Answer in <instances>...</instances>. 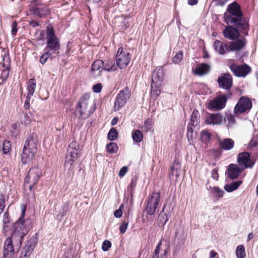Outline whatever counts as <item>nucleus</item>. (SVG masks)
I'll use <instances>...</instances> for the list:
<instances>
[{
	"label": "nucleus",
	"mask_w": 258,
	"mask_h": 258,
	"mask_svg": "<svg viewBox=\"0 0 258 258\" xmlns=\"http://www.w3.org/2000/svg\"><path fill=\"white\" fill-rule=\"evenodd\" d=\"M21 209V216L14 224L11 237L7 238L4 242L3 258L13 257L14 253L20 248L23 237L29 231L24 221L26 207L22 205Z\"/></svg>",
	"instance_id": "obj_1"
},
{
	"label": "nucleus",
	"mask_w": 258,
	"mask_h": 258,
	"mask_svg": "<svg viewBox=\"0 0 258 258\" xmlns=\"http://www.w3.org/2000/svg\"><path fill=\"white\" fill-rule=\"evenodd\" d=\"M227 11L229 14H225V22L228 24H233L238 28L245 29L247 24L245 20L242 19V13L239 6L236 3L229 5Z\"/></svg>",
	"instance_id": "obj_2"
},
{
	"label": "nucleus",
	"mask_w": 258,
	"mask_h": 258,
	"mask_svg": "<svg viewBox=\"0 0 258 258\" xmlns=\"http://www.w3.org/2000/svg\"><path fill=\"white\" fill-rule=\"evenodd\" d=\"M38 138L36 134H32L27 137L22 154V161L27 164L31 161L37 152Z\"/></svg>",
	"instance_id": "obj_3"
},
{
	"label": "nucleus",
	"mask_w": 258,
	"mask_h": 258,
	"mask_svg": "<svg viewBox=\"0 0 258 258\" xmlns=\"http://www.w3.org/2000/svg\"><path fill=\"white\" fill-rule=\"evenodd\" d=\"M81 154L79 143L76 141H73L67 149L66 161L64 164V168L69 171L73 170L75 163L77 161Z\"/></svg>",
	"instance_id": "obj_4"
},
{
	"label": "nucleus",
	"mask_w": 258,
	"mask_h": 258,
	"mask_svg": "<svg viewBox=\"0 0 258 258\" xmlns=\"http://www.w3.org/2000/svg\"><path fill=\"white\" fill-rule=\"evenodd\" d=\"M92 103L90 96L85 94L81 97L76 107V112L83 118H87L92 113Z\"/></svg>",
	"instance_id": "obj_5"
},
{
	"label": "nucleus",
	"mask_w": 258,
	"mask_h": 258,
	"mask_svg": "<svg viewBox=\"0 0 258 258\" xmlns=\"http://www.w3.org/2000/svg\"><path fill=\"white\" fill-rule=\"evenodd\" d=\"M42 176V171L39 167H36L31 168L26 177L24 182V186L26 187L27 184L31 183L29 186V190L34 194V185L36 184Z\"/></svg>",
	"instance_id": "obj_6"
},
{
	"label": "nucleus",
	"mask_w": 258,
	"mask_h": 258,
	"mask_svg": "<svg viewBox=\"0 0 258 258\" xmlns=\"http://www.w3.org/2000/svg\"><path fill=\"white\" fill-rule=\"evenodd\" d=\"M160 201L159 192H153L150 196L146 202L145 211L149 215H153L156 212Z\"/></svg>",
	"instance_id": "obj_7"
},
{
	"label": "nucleus",
	"mask_w": 258,
	"mask_h": 258,
	"mask_svg": "<svg viewBox=\"0 0 258 258\" xmlns=\"http://www.w3.org/2000/svg\"><path fill=\"white\" fill-rule=\"evenodd\" d=\"M115 58L117 66L120 69H122L128 64L131 60V55L128 51L120 47L118 49Z\"/></svg>",
	"instance_id": "obj_8"
},
{
	"label": "nucleus",
	"mask_w": 258,
	"mask_h": 258,
	"mask_svg": "<svg viewBox=\"0 0 258 258\" xmlns=\"http://www.w3.org/2000/svg\"><path fill=\"white\" fill-rule=\"evenodd\" d=\"M130 92L127 88H124L118 94L114 105V110H119L126 104L127 99L130 97Z\"/></svg>",
	"instance_id": "obj_9"
},
{
	"label": "nucleus",
	"mask_w": 258,
	"mask_h": 258,
	"mask_svg": "<svg viewBox=\"0 0 258 258\" xmlns=\"http://www.w3.org/2000/svg\"><path fill=\"white\" fill-rule=\"evenodd\" d=\"M252 107L251 100L246 97L242 96L235 106L234 112L236 114L242 113L249 111Z\"/></svg>",
	"instance_id": "obj_10"
},
{
	"label": "nucleus",
	"mask_w": 258,
	"mask_h": 258,
	"mask_svg": "<svg viewBox=\"0 0 258 258\" xmlns=\"http://www.w3.org/2000/svg\"><path fill=\"white\" fill-rule=\"evenodd\" d=\"M237 161L239 166L243 170L247 168L252 167L254 164L248 152H242L237 155Z\"/></svg>",
	"instance_id": "obj_11"
},
{
	"label": "nucleus",
	"mask_w": 258,
	"mask_h": 258,
	"mask_svg": "<svg viewBox=\"0 0 258 258\" xmlns=\"http://www.w3.org/2000/svg\"><path fill=\"white\" fill-rule=\"evenodd\" d=\"M230 69L236 76L239 77H245L251 71L250 68L247 64L239 66L232 64L230 66Z\"/></svg>",
	"instance_id": "obj_12"
},
{
	"label": "nucleus",
	"mask_w": 258,
	"mask_h": 258,
	"mask_svg": "<svg viewBox=\"0 0 258 258\" xmlns=\"http://www.w3.org/2000/svg\"><path fill=\"white\" fill-rule=\"evenodd\" d=\"M226 100L225 95L218 96L210 101L209 107L210 109L220 110L225 107Z\"/></svg>",
	"instance_id": "obj_13"
},
{
	"label": "nucleus",
	"mask_w": 258,
	"mask_h": 258,
	"mask_svg": "<svg viewBox=\"0 0 258 258\" xmlns=\"http://www.w3.org/2000/svg\"><path fill=\"white\" fill-rule=\"evenodd\" d=\"M244 170L240 167L235 164H230L228 166L227 175L232 179H236Z\"/></svg>",
	"instance_id": "obj_14"
},
{
	"label": "nucleus",
	"mask_w": 258,
	"mask_h": 258,
	"mask_svg": "<svg viewBox=\"0 0 258 258\" xmlns=\"http://www.w3.org/2000/svg\"><path fill=\"white\" fill-rule=\"evenodd\" d=\"M49 48L52 53H58V50L60 49V44L59 40L57 37H53L47 39V46L44 49V50H46Z\"/></svg>",
	"instance_id": "obj_15"
},
{
	"label": "nucleus",
	"mask_w": 258,
	"mask_h": 258,
	"mask_svg": "<svg viewBox=\"0 0 258 258\" xmlns=\"http://www.w3.org/2000/svg\"><path fill=\"white\" fill-rule=\"evenodd\" d=\"M218 82L220 87L225 89H229L232 84V77L229 74H225L218 78Z\"/></svg>",
	"instance_id": "obj_16"
},
{
	"label": "nucleus",
	"mask_w": 258,
	"mask_h": 258,
	"mask_svg": "<svg viewBox=\"0 0 258 258\" xmlns=\"http://www.w3.org/2000/svg\"><path fill=\"white\" fill-rule=\"evenodd\" d=\"M222 121L223 116L220 113L210 114L205 120L206 123L212 125H219Z\"/></svg>",
	"instance_id": "obj_17"
},
{
	"label": "nucleus",
	"mask_w": 258,
	"mask_h": 258,
	"mask_svg": "<svg viewBox=\"0 0 258 258\" xmlns=\"http://www.w3.org/2000/svg\"><path fill=\"white\" fill-rule=\"evenodd\" d=\"M211 67L209 64L202 63L197 66L193 71V73L196 75L203 76L209 73Z\"/></svg>",
	"instance_id": "obj_18"
},
{
	"label": "nucleus",
	"mask_w": 258,
	"mask_h": 258,
	"mask_svg": "<svg viewBox=\"0 0 258 258\" xmlns=\"http://www.w3.org/2000/svg\"><path fill=\"white\" fill-rule=\"evenodd\" d=\"M224 36L230 40H233L238 38L239 33L234 28L229 26L227 27L223 31Z\"/></svg>",
	"instance_id": "obj_19"
},
{
	"label": "nucleus",
	"mask_w": 258,
	"mask_h": 258,
	"mask_svg": "<svg viewBox=\"0 0 258 258\" xmlns=\"http://www.w3.org/2000/svg\"><path fill=\"white\" fill-rule=\"evenodd\" d=\"M246 41L244 38L239 39L231 42L229 45L230 51H235L242 49L245 45Z\"/></svg>",
	"instance_id": "obj_20"
},
{
	"label": "nucleus",
	"mask_w": 258,
	"mask_h": 258,
	"mask_svg": "<svg viewBox=\"0 0 258 258\" xmlns=\"http://www.w3.org/2000/svg\"><path fill=\"white\" fill-rule=\"evenodd\" d=\"M215 50L220 54L223 55L226 51H229V46L219 40H216L213 44Z\"/></svg>",
	"instance_id": "obj_21"
},
{
	"label": "nucleus",
	"mask_w": 258,
	"mask_h": 258,
	"mask_svg": "<svg viewBox=\"0 0 258 258\" xmlns=\"http://www.w3.org/2000/svg\"><path fill=\"white\" fill-rule=\"evenodd\" d=\"M164 71L162 68H157L152 74V82L160 84L163 79Z\"/></svg>",
	"instance_id": "obj_22"
},
{
	"label": "nucleus",
	"mask_w": 258,
	"mask_h": 258,
	"mask_svg": "<svg viewBox=\"0 0 258 258\" xmlns=\"http://www.w3.org/2000/svg\"><path fill=\"white\" fill-rule=\"evenodd\" d=\"M104 70V61L102 60L97 59L93 62L92 64L91 71L93 74H95L96 72L98 75Z\"/></svg>",
	"instance_id": "obj_23"
},
{
	"label": "nucleus",
	"mask_w": 258,
	"mask_h": 258,
	"mask_svg": "<svg viewBox=\"0 0 258 258\" xmlns=\"http://www.w3.org/2000/svg\"><path fill=\"white\" fill-rule=\"evenodd\" d=\"M219 144L222 149L229 150L233 148L234 142L231 139L227 138L220 140Z\"/></svg>",
	"instance_id": "obj_24"
},
{
	"label": "nucleus",
	"mask_w": 258,
	"mask_h": 258,
	"mask_svg": "<svg viewBox=\"0 0 258 258\" xmlns=\"http://www.w3.org/2000/svg\"><path fill=\"white\" fill-rule=\"evenodd\" d=\"M117 65L112 59H107L104 61V70L107 72H114L117 70Z\"/></svg>",
	"instance_id": "obj_25"
},
{
	"label": "nucleus",
	"mask_w": 258,
	"mask_h": 258,
	"mask_svg": "<svg viewBox=\"0 0 258 258\" xmlns=\"http://www.w3.org/2000/svg\"><path fill=\"white\" fill-rule=\"evenodd\" d=\"M36 81L34 79H31L28 82L27 90H28V99L31 98L33 95L36 88Z\"/></svg>",
	"instance_id": "obj_26"
},
{
	"label": "nucleus",
	"mask_w": 258,
	"mask_h": 258,
	"mask_svg": "<svg viewBox=\"0 0 258 258\" xmlns=\"http://www.w3.org/2000/svg\"><path fill=\"white\" fill-rule=\"evenodd\" d=\"M33 250V247L32 245L26 244L23 248L19 257L29 258Z\"/></svg>",
	"instance_id": "obj_27"
},
{
	"label": "nucleus",
	"mask_w": 258,
	"mask_h": 258,
	"mask_svg": "<svg viewBox=\"0 0 258 258\" xmlns=\"http://www.w3.org/2000/svg\"><path fill=\"white\" fill-rule=\"evenodd\" d=\"M242 181H234L231 184H226L224 186V189L227 192H232L237 189L238 187L242 184Z\"/></svg>",
	"instance_id": "obj_28"
},
{
	"label": "nucleus",
	"mask_w": 258,
	"mask_h": 258,
	"mask_svg": "<svg viewBox=\"0 0 258 258\" xmlns=\"http://www.w3.org/2000/svg\"><path fill=\"white\" fill-rule=\"evenodd\" d=\"M33 10L35 14L40 17H42L46 14V10L47 9L44 5H39L37 7L34 8Z\"/></svg>",
	"instance_id": "obj_29"
},
{
	"label": "nucleus",
	"mask_w": 258,
	"mask_h": 258,
	"mask_svg": "<svg viewBox=\"0 0 258 258\" xmlns=\"http://www.w3.org/2000/svg\"><path fill=\"white\" fill-rule=\"evenodd\" d=\"M132 137L134 142L140 143L143 139V135L142 132L138 130H134L132 134Z\"/></svg>",
	"instance_id": "obj_30"
},
{
	"label": "nucleus",
	"mask_w": 258,
	"mask_h": 258,
	"mask_svg": "<svg viewBox=\"0 0 258 258\" xmlns=\"http://www.w3.org/2000/svg\"><path fill=\"white\" fill-rule=\"evenodd\" d=\"M158 85L159 84L152 82L151 85V94L152 97L154 99H156L161 93L160 90L157 87Z\"/></svg>",
	"instance_id": "obj_31"
},
{
	"label": "nucleus",
	"mask_w": 258,
	"mask_h": 258,
	"mask_svg": "<svg viewBox=\"0 0 258 258\" xmlns=\"http://www.w3.org/2000/svg\"><path fill=\"white\" fill-rule=\"evenodd\" d=\"M236 255L237 258H245L246 256L244 246L243 245H239L236 248Z\"/></svg>",
	"instance_id": "obj_32"
},
{
	"label": "nucleus",
	"mask_w": 258,
	"mask_h": 258,
	"mask_svg": "<svg viewBox=\"0 0 258 258\" xmlns=\"http://www.w3.org/2000/svg\"><path fill=\"white\" fill-rule=\"evenodd\" d=\"M167 215L162 210L158 216V225L159 226H163L168 221Z\"/></svg>",
	"instance_id": "obj_33"
},
{
	"label": "nucleus",
	"mask_w": 258,
	"mask_h": 258,
	"mask_svg": "<svg viewBox=\"0 0 258 258\" xmlns=\"http://www.w3.org/2000/svg\"><path fill=\"white\" fill-rule=\"evenodd\" d=\"M199 114L197 110H194L191 115L190 118V124L192 126L197 125L199 123Z\"/></svg>",
	"instance_id": "obj_34"
},
{
	"label": "nucleus",
	"mask_w": 258,
	"mask_h": 258,
	"mask_svg": "<svg viewBox=\"0 0 258 258\" xmlns=\"http://www.w3.org/2000/svg\"><path fill=\"white\" fill-rule=\"evenodd\" d=\"M211 138V134L208 131L205 130L201 133V139L202 141L204 143L209 142Z\"/></svg>",
	"instance_id": "obj_35"
},
{
	"label": "nucleus",
	"mask_w": 258,
	"mask_h": 258,
	"mask_svg": "<svg viewBox=\"0 0 258 258\" xmlns=\"http://www.w3.org/2000/svg\"><path fill=\"white\" fill-rule=\"evenodd\" d=\"M106 150L109 153H116L118 150V147L116 143H110L107 145Z\"/></svg>",
	"instance_id": "obj_36"
},
{
	"label": "nucleus",
	"mask_w": 258,
	"mask_h": 258,
	"mask_svg": "<svg viewBox=\"0 0 258 258\" xmlns=\"http://www.w3.org/2000/svg\"><path fill=\"white\" fill-rule=\"evenodd\" d=\"M44 53L40 57L39 61L42 64H44L47 61L48 58L51 55L52 53L48 50H44Z\"/></svg>",
	"instance_id": "obj_37"
},
{
	"label": "nucleus",
	"mask_w": 258,
	"mask_h": 258,
	"mask_svg": "<svg viewBox=\"0 0 258 258\" xmlns=\"http://www.w3.org/2000/svg\"><path fill=\"white\" fill-rule=\"evenodd\" d=\"M118 133L116 129L112 128L108 134V138L109 140L114 141L117 138Z\"/></svg>",
	"instance_id": "obj_38"
},
{
	"label": "nucleus",
	"mask_w": 258,
	"mask_h": 258,
	"mask_svg": "<svg viewBox=\"0 0 258 258\" xmlns=\"http://www.w3.org/2000/svg\"><path fill=\"white\" fill-rule=\"evenodd\" d=\"M224 191L222 189H220L217 187H214L213 188V196L217 198H220L223 196Z\"/></svg>",
	"instance_id": "obj_39"
},
{
	"label": "nucleus",
	"mask_w": 258,
	"mask_h": 258,
	"mask_svg": "<svg viewBox=\"0 0 258 258\" xmlns=\"http://www.w3.org/2000/svg\"><path fill=\"white\" fill-rule=\"evenodd\" d=\"M3 152L5 154H8L11 150V145L8 141H5L3 144Z\"/></svg>",
	"instance_id": "obj_40"
},
{
	"label": "nucleus",
	"mask_w": 258,
	"mask_h": 258,
	"mask_svg": "<svg viewBox=\"0 0 258 258\" xmlns=\"http://www.w3.org/2000/svg\"><path fill=\"white\" fill-rule=\"evenodd\" d=\"M183 59V53L181 51L177 53L173 58V61L176 63H179Z\"/></svg>",
	"instance_id": "obj_41"
},
{
	"label": "nucleus",
	"mask_w": 258,
	"mask_h": 258,
	"mask_svg": "<svg viewBox=\"0 0 258 258\" xmlns=\"http://www.w3.org/2000/svg\"><path fill=\"white\" fill-rule=\"evenodd\" d=\"M190 123H189L187 126V137L188 141L191 140L193 138V127Z\"/></svg>",
	"instance_id": "obj_42"
},
{
	"label": "nucleus",
	"mask_w": 258,
	"mask_h": 258,
	"mask_svg": "<svg viewBox=\"0 0 258 258\" xmlns=\"http://www.w3.org/2000/svg\"><path fill=\"white\" fill-rule=\"evenodd\" d=\"M46 35L47 39L51 38H53V37H56L54 34V31L52 27H47Z\"/></svg>",
	"instance_id": "obj_43"
},
{
	"label": "nucleus",
	"mask_w": 258,
	"mask_h": 258,
	"mask_svg": "<svg viewBox=\"0 0 258 258\" xmlns=\"http://www.w3.org/2000/svg\"><path fill=\"white\" fill-rule=\"evenodd\" d=\"M111 246V243L108 240H104L102 245V249L104 251H107Z\"/></svg>",
	"instance_id": "obj_44"
},
{
	"label": "nucleus",
	"mask_w": 258,
	"mask_h": 258,
	"mask_svg": "<svg viewBox=\"0 0 258 258\" xmlns=\"http://www.w3.org/2000/svg\"><path fill=\"white\" fill-rule=\"evenodd\" d=\"M225 121L227 122V125L228 126H232L235 123V119L232 115H228L225 119Z\"/></svg>",
	"instance_id": "obj_45"
},
{
	"label": "nucleus",
	"mask_w": 258,
	"mask_h": 258,
	"mask_svg": "<svg viewBox=\"0 0 258 258\" xmlns=\"http://www.w3.org/2000/svg\"><path fill=\"white\" fill-rule=\"evenodd\" d=\"M31 122L32 118L28 114H26L24 116L23 120L21 121V123L24 124L25 125H28L30 124Z\"/></svg>",
	"instance_id": "obj_46"
},
{
	"label": "nucleus",
	"mask_w": 258,
	"mask_h": 258,
	"mask_svg": "<svg viewBox=\"0 0 258 258\" xmlns=\"http://www.w3.org/2000/svg\"><path fill=\"white\" fill-rule=\"evenodd\" d=\"M137 178L136 177L132 179L131 181L127 187L128 190H130L131 192L132 191L133 189L136 187L137 184Z\"/></svg>",
	"instance_id": "obj_47"
},
{
	"label": "nucleus",
	"mask_w": 258,
	"mask_h": 258,
	"mask_svg": "<svg viewBox=\"0 0 258 258\" xmlns=\"http://www.w3.org/2000/svg\"><path fill=\"white\" fill-rule=\"evenodd\" d=\"M152 123V119L148 118L144 121L143 127L146 131H148V130L151 127Z\"/></svg>",
	"instance_id": "obj_48"
},
{
	"label": "nucleus",
	"mask_w": 258,
	"mask_h": 258,
	"mask_svg": "<svg viewBox=\"0 0 258 258\" xmlns=\"http://www.w3.org/2000/svg\"><path fill=\"white\" fill-rule=\"evenodd\" d=\"M124 206L123 204H121L118 210H116L114 213V215L116 218H120L122 216V209L123 208Z\"/></svg>",
	"instance_id": "obj_49"
},
{
	"label": "nucleus",
	"mask_w": 258,
	"mask_h": 258,
	"mask_svg": "<svg viewBox=\"0 0 258 258\" xmlns=\"http://www.w3.org/2000/svg\"><path fill=\"white\" fill-rule=\"evenodd\" d=\"M5 196L0 195V215L2 213L5 208Z\"/></svg>",
	"instance_id": "obj_50"
},
{
	"label": "nucleus",
	"mask_w": 258,
	"mask_h": 258,
	"mask_svg": "<svg viewBox=\"0 0 258 258\" xmlns=\"http://www.w3.org/2000/svg\"><path fill=\"white\" fill-rule=\"evenodd\" d=\"M102 88V85L101 83H98L94 85L92 87L93 91L95 93H99L101 91Z\"/></svg>",
	"instance_id": "obj_51"
},
{
	"label": "nucleus",
	"mask_w": 258,
	"mask_h": 258,
	"mask_svg": "<svg viewBox=\"0 0 258 258\" xmlns=\"http://www.w3.org/2000/svg\"><path fill=\"white\" fill-rule=\"evenodd\" d=\"M17 24L16 22H13L12 23V30H11V33L13 35V37H15L16 35L17 32Z\"/></svg>",
	"instance_id": "obj_52"
},
{
	"label": "nucleus",
	"mask_w": 258,
	"mask_h": 258,
	"mask_svg": "<svg viewBox=\"0 0 258 258\" xmlns=\"http://www.w3.org/2000/svg\"><path fill=\"white\" fill-rule=\"evenodd\" d=\"M127 226H128V223H126L125 222L122 223L119 227V230H120V233H125V232L126 231V230L127 229Z\"/></svg>",
	"instance_id": "obj_53"
},
{
	"label": "nucleus",
	"mask_w": 258,
	"mask_h": 258,
	"mask_svg": "<svg viewBox=\"0 0 258 258\" xmlns=\"http://www.w3.org/2000/svg\"><path fill=\"white\" fill-rule=\"evenodd\" d=\"M127 171V167L123 166V167H122L120 169V171L119 172L118 175L121 177H123L126 173Z\"/></svg>",
	"instance_id": "obj_54"
},
{
	"label": "nucleus",
	"mask_w": 258,
	"mask_h": 258,
	"mask_svg": "<svg viewBox=\"0 0 258 258\" xmlns=\"http://www.w3.org/2000/svg\"><path fill=\"white\" fill-rule=\"evenodd\" d=\"M64 208H65L64 206H63L62 208L61 212H60V213L56 216L57 218L61 219L66 215V210H65Z\"/></svg>",
	"instance_id": "obj_55"
},
{
	"label": "nucleus",
	"mask_w": 258,
	"mask_h": 258,
	"mask_svg": "<svg viewBox=\"0 0 258 258\" xmlns=\"http://www.w3.org/2000/svg\"><path fill=\"white\" fill-rule=\"evenodd\" d=\"M3 232L6 234L10 230V225L9 223H3Z\"/></svg>",
	"instance_id": "obj_56"
},
{
	"label": "nucleus",
	"mask_w": 258,
	"mask_h": 258,
	"mask_svg": "<svg viewBox=\"0 0 258 258\" xmlns=\"http://www.w3.org/2000/svg\"><path fill=\"white\" fill-rule=\"evenodd\" d=\"M161 243L159 242V244L156 246L155 249V251H154L155 256H154V257L155 258H158V254H159V249H160V246L161 245Z\"/></svg>",
	"instance_id": "obj_57"
},
{
	"label": "nucleus",
	"mask_w": 258,
	"mask_h": 258,
	"mask_svg": "<svg viewBox=\"0 0 258 258\" xmlns=\"http://www.w3.org/2000/svg\"><path fill=\"white\" fill-rule=\"evenodd\" d=\"M258 145V141L255 139H252L250 142L249 143V146L250 147H256Z\"/></svg>",
	"instance_id": "obj_58"
},
{
	"label": "nucleus",
	"mask_w": 258,
	"mask_h": 258,
	"mask_svg": "<svg viewBox=\"0 0 258 258\" xmlns=\"http://www.w3.org/2000/svg\"><path fill=\"white\" fill-rule=\"evenodd\" d=\"M212 177L215 180H217L218 178V174L217 171L216 169H214L212 171Z\"/></svg>",
	"instance_id": "obj_59"
},
{
	"label": "nucleus",
	"mask_w": 258,
	"mask_h": 258,
	"mask_svg": "<svg viewBox=\"0 0 258 258\" xmlns=\"http://www.w3.org/2000/svg\"><path fill=\"white\" fill-rule=\"evenodd\" d=\"M9 219L7 213H5L3 216V223H9Z\"/></svg>",
	"instance_id": "obj_60"
},
{
	"label": "nucleus",
	"mask_w": 258,
	"mask_h": 258,
	"mask_svg": "<svg viewBox=\"0 0 258 258\" xmlns=\"http://www.w3.org/2000/svg\"><path fill=\"white\" fill-rule=\"evenodd\" d=\"M217 254L218 253L216 251L211 250L210 252V258H215L217 255Z\"/></svg>",
	"instance_id": "obj_61"
},
{
	"label": "nucleus",
	"mask_w": 258,
	"mask_h": 258,
	"mask_svg": "<svg viewBox=\"0 0 258 258\" xmlns=\"http://www.w3.org/2000/svg\"><path fill=\"white\" fill-rule=\"evenodd\" d=\"M198 3V0H188V4L190 6H194Z\"/></svg>",
	"instance_id": "obj_62"
},
{
	"label": "nucleus",
	"mask_w": 258,
	"mask_h": 258,
	"mask_svg": "<svg viewBox=\"0 0 258 258\" xmlns=\"http://www.w3.org/2000/svg\"><path fill=\"white\" fill-rule=\"evenodd\" d=\"M253 237V234L252 233H249L248 234V236H247V241H249V240H250L251 239H252Z\"/></svg>",
	"instance_id": "obj_63"
},
{
	"label": "nucleus",
	"mask_w": 258,
	"mask_h": 258,
	"mask_svg": "<svg viewBox=\"0 0 258 258\" xmlns=\"http://www.w3.org/2000/svg\"><path fill=\"white\" fill-rule=\"evenodd\" d=\"M30 99H31V98H29L28 99V95H27L26 100L25 103V106H26V105L29 106V101H30Z\"/></svg>",
	"instance_id": "obj_64"
}]
</instances>
